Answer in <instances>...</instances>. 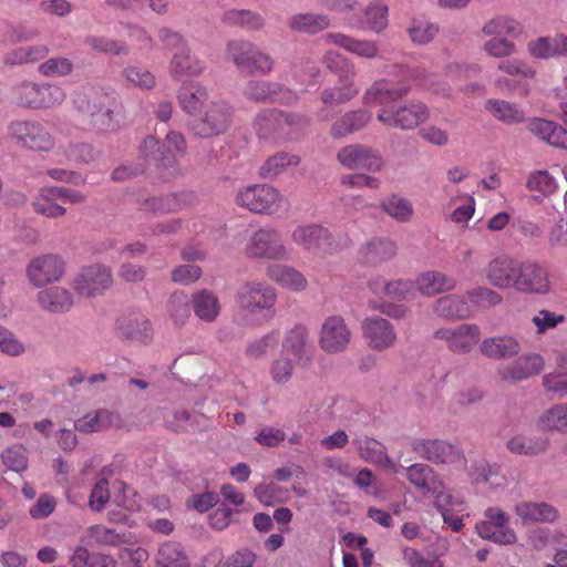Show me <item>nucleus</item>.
Instances as JSON below:
<instances>
[{"instance_id": "nucleus-1", "label": "nucleus", "mask_w": 567, "mask_h": 567, "mask_svg": "<svg viewBox=\"0 0 567 567\" xmlns=\"http://www.w3.org/2000/svg\"><path fill=\"white\" fill-rule=\"evenodd\" d=\"M410 92L408 85H394L388 80L375 81L363 94V104L368 106L380 105L377 120L383 125L403 131H410L427 121L429 107L422 102H405L400 105L391 104Z\"/></svg>"}, {"instance_id": "nucleus-2", "label": "nucleus", "mask_w": 567, "mask_h": 567, "mask_svg": "<svg viewBox=\"0 0 567 567\" xmlns=\"http://www.w3.org/2000/svg\"><path fill=\"white\" fill-rule=\"evenodd\" d=\"M290 238L303 251L319 258L336 255L350 245L347 235L332 234L318 224L298 225L291 231Z\"/></svg>"}, {"instance_id": "nucleus-3", "label": "nucleus", "mask_w": 567, "mask_h": 567, "mask_svg": "<svg viewBox=\"0 0 567 567\" xmlns=\"http://www.w3.org/2000/svg\"><path fill=\"white\" fill-rule=\"evenodd\" d=\"M114 101L113 94L89 86L79 90L73 99L76 110L86 117L93 127L101 132H109L115 128L113 121Z\"/></svg>"}, {"instance_id": "nucleus-4", "label": "nucleus", "mask_w": 567, "mask_h": 567, "mask_svg": "<svg viewBox=\"0 0 567 567\" xmlns=\"http://www.w3.org/2000/svg\"><path fill=\"white\" fill-rule=\"evenodd\" d=\"M235 200L237 205L251 213L268 216L279 213L287 204L285 196L267 184H254L239 188Z\"/></svg>"}, {"instance_id": "nucleus-5", "label": "nucleus", "mask_w": 567, "mask_h": 567, "mask_svg": "<svg viewBox=\"0 0 567 567\" xmlns=\"http://www.w3.org/2000/svg\"><path fill=\"white\" fill-rule=\"evenodd\" d=\"M8 136L19 147L28 151L49 153L55 147V138L47 125L34 120L11 122Z\"/></svg>"}, {"instance_id": "nucleus-6", "label": "nucleus", "mask_w": 567, "mask_h": 567, "mask_svg": "<svg viewBox=\"0 0 567 567\" xmlns=\"http://www.w3.org/2000/svg\"><path fill=\"white\" fill-rule=\"evenodd\" d=\"M66 97L64 90L56 84L22 82L13 87V101L29 109H52L60 106Z\"/></svg>"}, {"instance_id": "nucleus-7", "label": "nucleus", "mask_w": 567, "mask_h": 567, "mask_svg": "<svg viewBox=\"0 0 567 567\" xmlns=\"http://www.w3.org/2000/svg\"><path fill=\"white\" fill-rule=\"evenodd\" d=\"M249 259L285 260L288 248L281 231L275 227H261L252 233L245 246Z\"/></svg>"}, {"instance_id": "nucleus-8", "label": "nucleus", "mask_w": 567, "mask_h": 567, "mask_svg": "<svg viewBox=\"0 0 567 567\" xmlns=\"http://www.w3.org/2000/svg\"><path fill=\"white\" fill-rule=\"evenodd\" d=\"M236 302L249 313L271 311L277 302V292L265 281L250 280L238 288Z\"/></svg>"}, {"instance_id": "nucleus-9", "label": "nucleus", "mask_w": 567, "mask_h": 567, "mask_svg": "<svg viewBox=\"0 0 567 567\" xmlns=\"http://www.w3.org/2000/svg\"><path fill=\"white\" fill-rule=\"evenodd\" d=\"M140 152L145 164L154 166L161 179L169 181L178 174L179 165L176 155L153 135L144 138Z\"/></svg>"}, {"instance_id": "nucleus-10", "label": "nucleus", "mask_w": 567, "mask_h": 567, "mask_svg": "<svg viewBox=\"0 0 567 567\" xmlns=\"http://www.w3.org/2000/svg\"><path fill=\"white\" fill-rule=\"evenodd\" d=\"M71 285L80 297L94 298L112 287V270L101 264L83 267L74 276Z\"/></svg>"}, {"instance_id": "nucleus-11", "label": "nucleus", "mask_w": 567, "mask_h": 567, "mask_svg": "<svg viewBox=\"0 0 567 567\" xmlns=\"http://www.w3.org/2000/svg\"><path fill=\"white\" fill-rule=\"evenodd\" d=\"M515 291L545 296L551 291L549 271L534 260H520Z\"/></svg>"}, {"instance_id": "nucleus-12", "label": "nucleus", "mask_w": 567, "mask_h": 567, "mask_svg": "<svg viewBox=\"0 0 567 567\" xmlns=\"http://www.w3.org/2000/svg\"><path fill=\"white\" fill-rule=\"evenodd\" d=\"M434 338L445 342L446 348L456 354H466L477 344L481 329L474 323L443 327L434 331Z\"/></svg>"}, {"instance_id": "nucleus-13", "label": "nucleus", "mask_w": 567, "mask_h": 567, "mask_svg": "<svg viewBox=\"0 0 567 567\" xmlns=\"http://www.w3.org/2000/svg\"><path fill=\"white\" fill-rule=\"evenodd\" d=\"M65 274V262L54 254H44L30 260L27 277L34 287L60 281Z\"/></svg>"}, {"instance_id": "nucleus-14", "label": "nucleus", "mask_w": 567, "mask_h": 567, "mask_svg": "<svg viewBox=\"0 0 567 567\" xmlns=\"http://www.w3.org/2000/svg\"><path fill=\"white\" fill-rule=\"evenodd\" d=\"M231 123V109L223 102H212L204 114L193 124V132L200 137L224 133Z\"/></svg>"}, {"instance_id": "nucleus-15", "label": "nucleus", "mask_w": 567, "mask_h": 567, "mask_svg": "<svg viewBox=\"0 0 567 567\" xmlns=\"http://www.w3.org/2000/svg\"><path fill=\"white\" fill-rule=\"evenodd\" d=\"M337 159L348 169H365L373 173L380 172L384 165L379 152L363 144L342 147L337 154Z\"/></svg>"}, {"instance_id": "nucleus-16", "label": "nucleus", "mask_w": 567, "mask_h": 567, "mask_svg": "<svg viewBox=\"0 0 567 567\" xmlns=\"http://www.w3.org/2000/svg\"><path fill=\"white\" fill-rule=\"evenodd\" d=\"M351 331L341 316H330L324 319L320 333V348L327 353L344 351L351 341Z\"/></svg>"}, {"instance_id": "nucleus-17", "label": "nucleus", "mask_w": 567, "mask_h": 567, "mask_svg": "<svg viewBox=\"0 0 567 567\" xmlns=\"http://www.w3.org/2000/svg\"><path fill=\"white\" fill-rule=\"evenodd\" d=\"M498 70L508 76H501L495 80V86L503 93L520 91L522 95L528 93V87L522 84L523 80L534 79L536 72L522 60H505L498 64Z\"/></svg>"}, {"instance_id": "nucleus-18", "label": "nucleus", "mask_w": 567, "mask_h": 567, "mask_svg": "<svg viewBox=\"0 0 567 567\" xmlns=\"http://www.w3.org/2000/svg\"><path fill=\"white\" fill-rule=\"evenodd\" d=\"M486 522L476 526V530L482 538L504 545L517 542L516 533L508 526V517L505 512L491 508L486 512Z\"/></svg>"}, {"instance_id": "nucleus-19", "label": "nucleus", "mask_w": 567, "mask_h": 567, "mask_svg": "<svg viewBox=\"0 0 567 567\" xmlns=\"http://www.w3.org/2000/svg\"><path fill=\"white\" fill-rule=\"evenodd\" d=\"M519 262L520 260L508 255L497 256L488 262L485 269L486 279L498 289L515 290Z\"/></svg>"}, {"instance_id": "nucleus-20", "label": "nucleus", "mask_w": 567, "mask_h": 567, "mask_svg": "<svg viewBox=\"0 0 567 567\" xmlns=\"http://www.w3.org/2000/svg\"><path fill=\"white\" fill-rule=\"evenodd\" d=\"M362 334L368 346L377 351H384L396 342V332L392 323L378 316L363 320Z\"/></svg>"}, {"instance_id": "nucleus-21", "label": "nucleus", "mask_w": 567, "mask_h": 567, "mask_svg": "<svg viewBox=\"0 0 567 567\" xmlns=\"http://www.w3.org/2000/svg\"><path fill=\"white\" fill-rule=\"evenodd\" d=\"M299 122L300 118L297 115L268 110L258 114L255 120V127L260 137H268L272 134L288 136L290 128Z\"/></svg>"}, {"instance_id": "nucleus-22", "label": "nucleus", "mask_w": 567, "mask_h": 567, "mask_svg": "<svg viewBox=\"0 0 567 567\" xmlns=\"http://www.w3.org/2000/svg\"><path fill=\"white\" fill-rule=\"evenodd\" d=\"M116 332L122 339L146 342L152 338V326L141 311L130 310L116 320Z\"/></svg>"}, {"instance_id": "nucleus-23", "label": "nucleus", "mask_w": 567, "mask_h": 567, "mask_svg": "<svg viewBox=\"0 0 567 567\" xmlns=\"http://www.w3.org/2000/svg\"><path fill=\"white\" fill-rule=\"evenodd\" d=\"M434 494L435 506L441 512L444 522L454 532L461 530L464 517L468 516L465 513L463 498L457 494L442 489V486Z\"/></svg>"}, {"instance_id": "nucleus-24", "label": "nucleus", "mask_w": 567, "mask_h": 567, "mask_svg": "<svg viewBox=\"0 0 567 567\" xmlns=\"http://www.w3.org/2000/svg\"><path fill=\"white\" fill-rule=\"evenodd\" d=\"M516 520L523 525L533 523H555L559 511L546 502L520 501L513 507Z\"/></svg>"}, {"instance_id": "nucleus-25", "label": "nucleus", "mask_w": 567, "mask_h": 567, "mask_svg": "<svg viewBox=\"0 0 567 567\" xmlns=\"http://www.w3.org/2000/svg\"><path fill=\"white\" fill-rule=\"evenodd\" d=\"M245 95L255 101H272L284 104H290L297 101V94L289 89L282 87L278 83L254 80L249 81L245 87Z\"/></svg>"}, {"instance_id": "nucleus-26", "label": "nucleus", "mask_w": 567, "mask_h": 567, "mask_svg": "<svg viewBox=\"0 0 567 567\" xmlns=\"http://www.w3.org/2000/svg\"><path fill=\"white\" fill-rule=\"evenodd\" d=\"M543 368V358L539 354L532 353L502 365L498 368V375L505 382L515 383L538 374Z\"/></svg>"}, {"instance_id": "nucleus-27", "label": "nucleus", "mask_w": 567, "mask_h": 567, "mask_svg": "<svg viewBox=\"0 0 567 567\" xmlns=\"http://www.w3.org/2000/svg\"><path fill=\"white\" fill-rule=\"evenodd\" d=\"M411 447L416 457L427 461H455L462 457L458 446L443 440L416 439Z\"/></svg>"}, {"instance_id": "nucleus-28", "label": "nucleus", "mask_w": 567, "mask_h": 567, "mask_svg": "<svg viewBox=\"0 0 567 567\" xmlns=\"http://www.w3.org/2000/svg\"><path fill=\"white\" fill-rule=\"evenodd\" d=\"M266 276L280 287L293 292L303 291L308 286L306 276L297 268L286 264L268 265Z\"/></svg>"}, {"instance_id": "nucleus-29", "label": "nucleus", "mask_w": 567, "mask_h": 567, "mask_svg": "<svg viewBox=\"0 0 567 567\" xmlns=\"http://www.w3.org/2000/svg\"><path fill=\"white\" fill-rule=\"evenodd\" d=\"M123 424L124 421L118 412L102 409L95 413H87L83 417L76 420L74 422V427L80 432L92 433L111 427L120 429Z\"/></svg>"}, {"instance_id": "nucleus-30", "label": "nucleus", "mask_w": 567, "mask_h": 567, "mask_svg": "<svg viewBox=\"0 0 567 567\" xmlns=\"http://www.w3.org/2000/svg\"><path fill=\"white\" fill-rule=\"evenodd\" d=\"M192 202V194H167L159 197L146 198L140 203V213L142 214H165L173 213L189 205Z\"/></svg>"}, {"instance_id": "nucleus-31", "label": "nucleus", "mask_w": 567, "mask_h": 567, "mask_svg": "<svg viewBox=\"0 0 567 567\" xmlns=\"http://www.w3.org/2000/svg\"><path fill=\"white\" fill-rule=\"evenodd\" d=\"M324 40L360 58L374 59L379 54L378 43L372 40H359L343 33H327Z\"/></svg>"}, {"instance_id": "nucleus-32", "label": "nucleus", "mask_w": 567, "mask_h": 567, "mask_svg": "<svg viewBox=\"0 0 567 567\" xmlns=\"http://www.w3.org/2000/svg\"><path fill=\"white\" fill-rule=\"evenodd\" d=\"M528 53L536 59H553L567 54V35L539 37L528 42Z\"/></svg>"}, {"instance_id": "nucleus-33", "label": "nucleus", "mask_w": 567, "mask_h": 567, "mask_svg": "<svg viewBox=\"0 0 567 567\" xmlns=\"http://www.w3.org/2000/svg\"><path fill=\"white\" fill-rule=\"evenodd\" d=\"M529 131L549 145L567 148V128L544 118H534L528 124Z\"/></svg>"}, {"instance_id": "nucleus-34", "label": "nucleus", "mask_w": 567, "mask_h": 567, "mask_svg": "<svg viewBox=\"0 0 567 567\" xmlns=\"http://www.w3.org/2000/svg\"><path fill=\"white\" fill-rule=\"evenodd\" d=\"M520 344L514 337L498 336L486 338L480 346L481 353L489 359L501 360L516 355Z\"/></svg>"}, {"instance_id": "nucleus-35", "label": "nucleus", "mask_w": 567, "mask_h": 567, "mask_svg": "<svg viewBox=\"0 0 567 567\" xmlns=\"http://www.w3.org/2000/svg\"><path fill=\"white\" fill-rule=\"evenodd\" d=\"M396 255V245L389 238H373L367 241L360 249L363 262L379 265L392 259Z\"/></svg>"}, {"instance_id": "nucleus-36", "label": "nucleus", "mask_w": 567, "mask_h": 567, "mask_svg": "<svg viewBox=\"0 0 567 567\" xmlns=\"http://www.w3.org/2000/svg\"><path fill=\"white\" fill-rule=\"evenodd\" d=\"M190 305L195 316L205 322H214L221 309L218 297L207 289L194 292L190 298Z\"/></svg>"}, {"instance_id": "nucleus-37", "label": "nucleus", "mask_w": 567, "mask_h": 567, "mask_svg": "<svg viewBox=\"0 0 567 567\" xmlns=\"http://www.w3.org/2000/svg\"><path fill=\"white\" fill-rule=\"evenodd\" d=\"M370 288L375 295L383 296L391 300L402 301L414 295L415 285L412 280L384 281L377 278L370 281Z\"/></svg>"}, {"instance_id": "nucleus-38", "label": "nucleus", "mask_w": 567, "mask_h": 567, "mask_svg": "<svg viewBox=\"0 0 567 567\" xmlns=\"http://www.w3.org/2000/svg\"><path fill=\"white\" fill-rule=\"evenodd\" d=\"M40 307L50 312H65L73 306L71 292L59 286L50 287L38 293Z\"/></svg>"}, {"instance_id": "nucleus-39", "label": "nucleus", "mask_w": 567, "mask_h": 567, "mask_svg": "<svg viewBox=\"0 0 567 567\" xmlns=\"http://www.w3.org/2000/svg\"><path fill=\"white\" fill-rule=\"evenodd\" d=\"M171 73L178 79L198 76L204 71L203 62L188 48L176 52L169 63Z\"/></svg>"}, {"instance_id": "nucleus-40", "label": "nucleus", "mask_w": 567, "mask_h": 567, "mask_svg": "<svg viewBox=\"0 0 567 567\" xmlns=\"http://www.w3.org/2000/svg\"><path fill=\"white\" fill-rule=\"evenodd\" d=\"M416 285L422 295L432 297L454 289L456 280L440 271H425L419 275Z\"/></svg>"}, {"instance_id": "nucleus-41", "label": "nucleus", "mask_w": 567, "mask_h": 567, "mask_svg": "<svg viewBox=\"0 0 567 567\" xmlns=\"http://www.w3.org/2000/svg\"><path fill=\"white\" fill-rule=\"evenodd\" d=\"M55 194V186L42 187L34 197L32 206L38 214L48 218H60L66 214V209L60 205Z\"/></svg>"}, {"instance_id": "nucleus-42", "label": "nucleus", "mask_w": 567, "mask_h": 567, "mask_svg": "<svg viewBox=\"0 0 567 567\" xmlns=\"http://www.w3.org/2000/svg\"><path fill=\"white\" fill-rule=\"evenodd\" d=\"M207 99L208 92L206 87L195 82L183 85L178 92L181 106L185 112L193 115L202 111Z\"/></svg>"}, {"instance_id": "nucleus-43", "label": "nucleus", "mask_w": 567, "mask_h": 567, "mask_svg": "<svg viewBox=\"0 0 567 567\" xmlns=\"http://www.w3.org/2000/svg\"><path fill=\"white\" fill-rule=\"evenodd\" d=\"M309 333L305 326L297 324L287 331L282 341V353H291L297 361H301L308 354Z\"/></svg>"}, {"instance_id": "nucleus-44", "label": "nucleus", "mask_w": 567, "mask_h": 567, "mask_svg": "<svg viewBox=\"0 0 567 567\" xmlns=\"http://www.w3.org/2000/svg\"><path fill=\"white\" fill-rule=\"evenodd\" d=\"M371 120L369 112L355 110L346 113L338 118L331 126L330 134L333 137H342L363 128Z\"/></svg>"}, {"instance_id": "nucleus-45", "label": "nucleus", "mask_w": 567, "mask_h": 567, "mask_svg": "<svg viewBox=\"0 0 567 567\" xmlns=\"http://www.w3.org/2000/svg\"><path fill=\"white\" fill-rule=\"evenodd\" d=\"M536 425L543 432L567 433V403H557L545 410Z\"/></svg>"}, {"instance_id": "nucleus-46", "label": "nucleus", "mask_w": 567, "mask_h": 567, "mask_svg": "<svg viewBox=\"0 0 567 567\" xmlns=\"http://www.w3.org/2000/svg\"><path fill=\"white\" fill-rule=\"evenodd\" d=\"M433 309L437 316L447 319H464L471 313L467 301L458 295H447L439 298Z\"/></svg>"}, {"instance_id": "nucleus-47", "label": "nucleus", "mask_w": 567, "mask_h": 567, "mask_svg": "<svg viewBox=\"0 0 567 567\" xmlns=\"http://www.w3.org/2000/svg\"><path fill=\"white\" fill-rule=\"evenodd\" d=\"M287 24L295 32L315 34L327 29L330 20L323 14L297 13L288 19Z\"/></svg>"}, {"instance_id": "nucleus-48", "label": "nucleus", "mask_w": 567, "mask_h": 567, "mask_svg": "<svg viewBox=\"0 0 567 567\" xmlns=\"http://www.w3.org/2000/svg\"><path fill=\"white\" fill-rule=\"evenodd\" d=\"M353 76H347L346 81L340 82V86L326 87L320 93V100L324 105L343 104L351 101L359 93V87L354 83Z\"/></svg>"}, {"instance_id": "nucleus-49", "label": "nucleus", "mask_w": 567, "mask_h": 567, "mask_svg": "<svg viewBox=\"0 0 567 567\" xmlns=\"http://www.w3.org/2000/svg\"><path fill=\"white\" fill-rule=\"evenodd\" d=\"M440 28L429 19L414 17L408 28V34L414 44H427L437 35Z\"/></svg>"}, {"instance_id": "nucleus-50", "label": "nucleus", "mask_w": 567, "mask_h": 567, "mask_svg": "<svg viewBox=\"0 0 567 567\" xmlns=\"http://www.w3.org/2000/svg\"><path fill=\"white\" fill-rule=\"evenodd\" d=\"M548 446V440L544 437H529L515 435L507 442V449L515 454L534 456L544 452Z\"/></svg>"}, {"instance_id": "nucleus-51", "label": "nucleus", "mask_w": 567, "mask_h": 567, "mask_svg": "<svg viewBox=\"0 0 567 567\" xmlns=\"http://www.w3.org/2000/svg\"><path fill=\"white\" fill-rule=\"evenodd\" d=\"M388 13L386 4L380 0L372 1L364 11V21L358 28L380 32L388 25Z\"/></svg>"}, {"instance_id": "nucleus-52", "label": "nucleus", "mask_w": 567, "mask_h": 567, "mask_svg": "<svg viewBox=\"0 0 567 567\" xmlns=\"http://www.w3.org/2000/svg\"><path fill=\"white\" fill-rule=\"evenodd\" d=\"M408 475L412 484L431 493L437 492L442 486L441 481L424 463H413L408 468Z\"/></svg>"}, {"instance_id": "nucleus-53", "label": "nucleus", "mask_w": 567, "mask_h": 567, "mask_svg": "<svg viewBox=\"0 0 567 567\" xmlns=\"http://www.w3.org/2000/svg\"><path fill=\"white\" fill-rule=\"evenodd\" d=\"M48 54L49 48L44 44L20 47L7 53L4 62L12 65L38 62L44 59Z\"/></svg>"}, {"instance_id": "nucleus-54", "label": "nucleus", "mask_w": 567, "mask_h": 567, "mask_svg": "<svg viewBox=\"0 0 567 567\" xmlns=\"http://www.w3.org/2000/svg\"><path fill=\"white\" fill-rule=\"evenodd\" d=\"M223 22L230 27H243L250 30H258L264 25L262 18L250 10L230 9L224 12Z\"/></svg>"}, {"instance_id": "nucleus-55", "label": "nucleus", "mask_w": 567, "mask_h": 567, "mask_svg": "<svg viewBox=\"0 0 567 567\" xmlns=\"http://www.w3.org/2000/svg\"><path fill=\"white\" fill-rule=\"evenodd\" d=\"M486 110L498 121L512 124L519 123L524 120V113L505 101L491 99L486 102Z\"/></svg>"}, {"instance_id": "nucleus-56", "label": "nucleus", "mask_w": 567, "mask_h": 567, "mask_svg": "<svg viewBox=\"0 0 567 567\" xmlns=\"http://www.w3.org/2000/svg\"><path fill=\"white\" fill-rule=\"evenodd\" d=\"M482 32L487 37L515 35L520 32V25L513 18L499 16L487 21L483 25Z\"/></svg>"}, {"instance_id": "nucleus-57", "label": "nucleus", "mask_w": 567, "mask_h": 567, "mask_svg": "<svg viewBox=\"0 0 567 567\" xmlns=\"http://www.w3.org/2000/svg\"><path fill=\"white\" fill-rule=\"evenodd\" d=\"M300 162L296 155L278 153L270 156L260 167L259 174L264 178H272L279 175L286 167L296 166Z\"/></svg>"}, {"instance_id": "nucleus-58", "label": "nucleus", "mask_w": 567, "mask_h": 567, "mask_svg": "<svg viewBox=\"0 0 567 567\" xmlns=\"http://www.w3.org/2000/svg\"><path fill=\"white\" fill-rule=\"evenodd\" d=\"M381 208L398 221H409L413 215V206L409 199L392 195L381 204Z\"/></svg>"}, {"instance_id": "nucleus-59", "label": "nucleus", "mask_w": 567, "mask_h": 567, "mask_svg": "<svg viewBox=\"0 0 567 567\" xmlns=\"http://www.w3.org/2000/svg\"><path fill=\"white\" fill-rule=\"evenodd\" d=\"M293 361L285 353L271 361L269 375L277 385L287 384L293 377Z\"/></svg>"}, {"instance_id": "nucleus-60", "label": "nucleus", "mask_w": 567, "mask_h": 567, "mask_svg": "<svg viewBox=\"0 0 567 567\" xmlns=\"http://www.w3.org/2000/svg\"><path fill=\"white\" fill-rule=\"evenodd\" d=\"M123 76L126 81V85L130 87L152 90L156 84L153 73L138 66H128L124 69Z\"/></svg>"}, {"instance_id": "nucleus-61", "label": "nucleus", "mask_w": 567, "mask_h": 567, "mask_svg": "<svg viewBox=\"0 0 567 567\" xmlns=\"http://www.w3.org/2000/svg\"><path fill=\"white\" fill-rule=\"evenodd\" d=\"M357 445L360 457L364 461H391L384 444L373 437L357 440Z\"/></svg>"}, {"instance_id": "nucleus-62", "label": "nucleus", "mask_w": 567, "mask_h": 567, "mask_svg": "<svg viewBox=\"0 0 567 567\" xmlns=\"http://www.w3.org/2000/svg\"><path fill=\"white\" fill-rule=\"evenodd\" d=\"M254 43L244 40H234L227 43V54L240 71H246Z\"/></svg>"}, {"instance_id": "nucleus-63", "label": "nucleus", "mask_w": 567, "mask_h": 567, "mask_svg": "<svg viewBox=\"0 0 567 567\" xmlns=\"http://www.w3.org/2000/svg\"><path fill=\"white\" fill-rule=\"evenodd\" d=\"M113 489L114 502L117 506L123 507L128 512H136L141 509V498L125 483L116 481L113 485Z\"/></svg>"}, {"instance_id": "nucleus-64", "label": "nucleus", "mask_w": 567, "mask_h": 567, "mask_svg": "<svg viewBox=\"0 0 567 567\" xmlns=\"http://www.w3.org/2000/svg\"><path fill=\"white\" fill-rule=\"evenodd\" d=\"M156 561L158 567H184L186 565V558L179 545L173 543L164 544L159 548Z\"/></svg>"}]
</instances>
